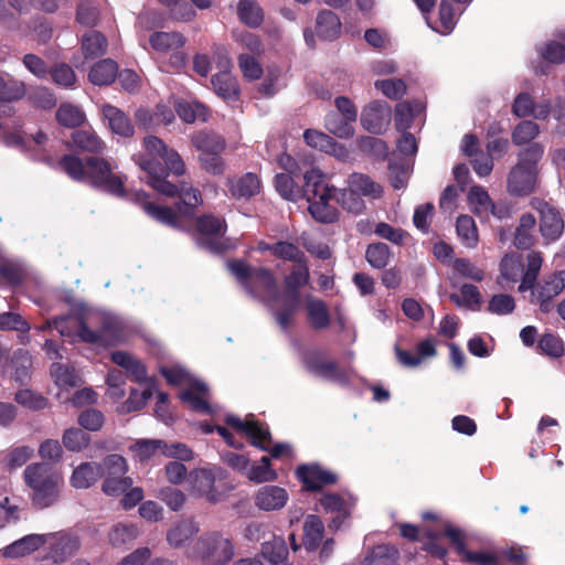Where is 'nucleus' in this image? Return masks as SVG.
I'll return each instance as SVG.
<instances>
[{"label": "nucleus", "mask_w": 565, "mask_h": 565, "mask_svg": "<svg viewBox=\"0 0 565 565\" xmlns=\"http://www.w3.org/2000/svg\"><path fill=\"white\" fill-rule=\"evenodd\" d=\"M142 147L143 152L135 154L134 161L146 173V182L163 195L179 194L184 205V209L181 205L178 206L179 212L183 215H192L193 209L202 204L201 192L184 185L179 190L167 181V169L175 175H182L185 172L181 156L156 136L145 137Z\"/></svg>", "instance_id": "1"}, {"label": "nucleus", "mask_w": 565, "mask_h": 565, "mask_svg": "<svg viewBox=\"0 0 565 565\" xmlns=\"http://www.w3.org/2000/svg\"><path fill=\"white\" fill-rule=\"evenodd\" d=\"M58 333L72 340L110 345L126 340L122 322L100 310H87L82 317L66 316L53 319Z\"/></svg>", "instance_id": "2"}, {"label": "nucleus", "mask_w": 565, "mask_h": 565, "mask_svg": "<svg viewBox=\"0 0 565 565\" xmlns=\"http://www.w3.org/2000/svg\"><path fill=\"white\" fill-rule=\"evenodd\" d=\"M60 164L73 180L88 182L117 196L125 194L124 177L117 171L115 161L110 159L90 157L83 162L77 157L68 154L62 158Z\"/></svg>", "instance_id": "3"}, {"label": "nucleus", "mask_w": 565, "mask_h": 565, "mask_svg": "<svg viewBox=\"0 0 565 565\" xmlns=\"http://www.w3.org/2000/svg\"><path fill=\"white\" fill-rule=\"evenodd\" d=\"M305 194L308 199L310 215L320 223H333L340 215L339 189L327 181L319 169L305 172Z\"/></svg>", "instance_id": "4"}, {"label": "nucleus", "mask_w": 565, "mask_h": 565, "mask_svg": "<svg viewBox=\"0 0 565 565\" xmlns=\"http://www.w3.org/2000/svg\"><path fill=\"white\" fill-rule=\"evenodd\" d=\"M227 268L250 295L258 297L275 312V305L281 297L270 270L263 267L253 268L242 260L228 262Z\"/></svg>", "instance_id": "5"}, {"label": "nucleus", "mask_w": 565, "mask_h": 565, "mask_svg": "<svg viewBox=\"0 0 565 565\" xmlns=\"http://www.w3.org/2000/svg\"><path fill=\"white\" fill-rule=\"evenodd\" d=\"M544 148L539 142H532L518 154V163L508 175V191L523 196L532 193L537 183V164L542 159Z\"/></svg>", "instance_id": "6"}, {"label": "nucleus", "mask_w": 565, "mask_h": 565, "mask_svg": "<svg viewBox=\"0 0 565 565\" xmlns=\"http://www.w3.org/2000/svg\"><path fill=\"white\" fill-rule=\"evenodd\" d=\"M24 482L32 490V501L39 508L52 505L58 497L63 479L45 462L29 465L23 472Z\"/></svg>", "instance_id": "7"}, {"label": "nucleus", "mask_w": 565, "mask_h": 565, "mask_svg": "<svg viewBox=\"0 0 565 565\" xmlns=\"http://www.w3.org/2000/svg\"><path fill=\"white\" fill-rule=\"evenodd\" d=\"M161 374L169 384L184 386V390L180 393V399L183 403L195 412L211 413L209 387L204 382L192 376L180 365L162 366Z\"/></svg>", "instance_id": "8"}, {"label": "nucleus", "mask_w": 565, "mask_h": 565, "mask_svg": "<svg viewBox=\"0 0 565 565\" xmlns=\"http://www.w3.org/2000/svg\"><path fill=\"white\" fill-rule=\"evenodd\" d=\"M232 540L221 532L212 531L201 535L186 551V556L202 565H226L234 557Z\"/></svg>", "instance_id": "9"}, {"label": "nucleus", "mask_w": 565, "mask_h": 565, "mask_svg": "<svg viewBox=\"0 0 565 565\" xmlns=\"http://www.w3.org/2000/svg\"><path fill=\"white\" fill-rule=\"evenodd\" d=\"M297 264L298 266L296 269H294L285 279L289 297L284 301L279 309H275L276 321L282 330H287L291 326L292 317L298 309V289L306 286L309 281V269L305 264V259L302 263Z\"/></svg>", "instance_id": "10"}, {"label": "nucleus", "mask_w": 565, "mask_h": 565, "mask_svg": "<svg viewBox=\"0 0 565 565\" xmlns=\"http://www.w3.org/2000/svg\"><path fill=\"white\" fill-rule=\"evenodd\" d=\"M226 424L234 428L238 434L250 438L252 444L255 447L268 450L274 458H278L290 451L289 445L287 444H277L270 448V434L268 429L263 425H259L252 414L247 415L244 420L236 416L228 415L226 417Z\"/></svg>", "instance_id": "11"}, {"label": "nucleus", "mask_w": 565, "mask_h": 565, "mask_svg": "<svg viewBox=\"0 0 565 565\" xmlns=\"http://www.w3.org/2000/svg\"><path fill=\"white\" fill-rule=\"evenodd\" d=\"M128 463L126 459L117 454L106 456L100 461L102 491L109 497H119L131 486L132 479L127 477Z\"/></svg>", "instance_id": "12"}, {"label": "nucleus", "mask_w": 565, "mask_h": 565, "mask_svg": "<svg viewBox=\"0 0 565 565\" xmlns=\"http://www.w3.org/2000/svg\"><path fill=\"white\" fill-rule=\"evenodd\" d=\"M196 243L204 249L212 253H222L226 249L234 248V244L224 238L226 225L223 220L204 215L196 221Z\"/></svg>", "instance_id": "13"}, {"label": "nucleus", "mask_w": 565, "mask_h": 565, "mask_svg": "<svg viewBox=\"0 0 565 565\" xmlns=\"http://www.w3.org/2000/svg\"><path fill=\"white\" fill-rule=\"evenodd\" d=\"M531 206L540 214V232L546 243L554 242L564 232V220L561 212L548 202L532 199Z\"/></svg>", "instance_id": "14"}, {"label": "nucleus", "mask_w": 565, "mask_h": 565, "mask_svg": "<svg viewBox=\"0 0 565 565\" xmlns=\"http://www.w3.org/2000/svg\"><path fill=\"white\" fill-rule=\"evenodd\" d=\"M391 107L384 102H372L366 105L361 114L362 126L372 134L384 132L391 124Z\"/></svg>", "instance_id": "15"}, {"label": "nucleus", "mask_w": 565, "mask_h": 565, "mask_svg": "<svg viewBox=\"0 0 565 565\" xmlns=\"http://www.w3.org/2000/svg\"><path fill=\"white\" fill-rule=\"evenodd\" d=\"M320 504L327 512L335 514L330 526L338 529L342 523L340 519L350 515L355 505V498L348 492L326 493L321 497Z\"/></svg>", "instance_id": "16"}, {"label": "nucleus", "mask_w": 565, "mask_h": 565, "mask_svg": "<svg viewBox=\"0 0 565 565\" xmlns=\"http://www.w3.org/2000/svg\"><path fill=\"white\" fill-rule=\"evenodd\" d=\"M289 494L282 487L267 484L260 487L255 495V507L265 512L281 510L288 502Z\"/></svg>", "instance_id": "17"}, {"label": "nucleus", "mask_w": 565, "mask_h": 565, "mask_svg": "<svg viewBox=\"0 0 565 565\" xmlns=\"http://www.w3.org/2000/svg\"><path fill=\"white\" fill-rule=\"evenodd\" d=\"M217 469H195L189 475V482L193 492L205 497L210 502H217L220 494L214 490Z\"/></svg>", "instance_id": "18"}, {"label": "nucleus", "mask_w": 565, "mask_h": 565, "mask_svg": "<svg viewBox=\"0 0 565 565\" xmlns=\"http://www.w3.org/2000/svg\"><path fill=\"white\" fill-rule=\"evenodd\" d=\"M565 288V270L557 271L548 276L543 284H541L532 295L540 303L543 312L551 309V299L559 295Z\"/></svg>", "instance_id": "19"}, {"label": "nucleus", "mask_w": 565, "mask_h": 565, "mask_svg": "<svg viewBox=\"0 0 565 565\" xmlns=\"http://www.w3.org/2000/svg\"><path fill=\"white\" fill-rule=\"evenodd\" d=\"M446 535L457 550L458 554H460L466 561L477 563L478 565H499L498 558L493 554L468 552L463 543V534L458 527L446 524Z\"/></svg>", "instance_id": "20"}, {"label": "nucleus", "mask_w": 565, "mask_h": 565, "mask_svg": "<svg viewBox=\"0 0 565 565\" xmlns=\"http://www.w3.org/2000/svg\"><path fill=\"white\" fill-rule=\"evenodd\" d=\"M303 138L308 146L329 153L340 160H347L349 158V150L322 131L307 129L303 132Z\"/></svg>", "instance_id": "21"}, {"label": "nucleus", "mask_w": 565, "mask_h": 565, "mask_svg": "<svg viewBox=\"0 0 565 565\" xmlns=\"http://www.w3.org/2000/svg\"><path fill=\"white\" fill-rule=\"evenodd\" d=\"M302 363L311 373L322 376L329 380L343 382L344 375L338 370L333 362H330L323 358L320 352L308 351L302 355Z\"/></svg>", "instance_id": "22"}, {"label": "nucleus", "mask_w": 565, "mask_h": 565, "mask_svg": "<svg viewBox=\"0 0 565 565\" xmlns=\"http://www.w3.org/2000/svg\"><path fill=\"white\" fill-rule=\"evenodd\" d=\"M111 360L115 364L125 369L132 381L140 385L156 383V381L148 376L146 366L139 359L125 351H115L111 353Z\"/></svg>", "instance_id": "23"}, {"label": "nucleus", "mask_w": 565, "mask_h": 565, "mask_svg": "<svg viewBox=\"0 0 565 565\" xmlns=\"http://www.w3.org/2000/svg\"><path fill=\"white\" fill-rule=\"evenodd\" d=\"M297 476L308 490H317L326 484L334 483L335 476L318 465L301 466L297 469Z\"/></svg>", "instance_id": "24"}, {"label": "nucleus", "mask_w": 565, "mask_h": 565, "mask_svg": "<svg viewBox=\"0 0 565 565\" xmlns=\"http://www.w3.org/2000/svg\"><path fill=\"white\" fill-rule=\"evenodd\" d=\"M51 536L46 534H30L14 541L2 550L4 557L15 558L25 556L43 545H46Z\"/></svg>", "instance_id": "25"}, {"label": "nucleus", "mask_w": 565, "mask_h": 565, "mask_svg": "<svg viewBox=\"0 0 565 565\" xmlns=\"http://www.w3.org/2000/svg\"><path fill=\"white\" fill-rule=\"evenodd\" d=\"M102 478L100 462L86 461L74 468L70 482L75 489H88Z\"/></svg>", "instance_id": "26"}, {"label": "nucleus", "mask_w": 565, "mask_h": 565, "mask_svg": "<svg viewBox=\"0 0 565 565\" xmlns=\"http://www.w3.org/2000/svg\"><path fill=\"white\" fill-rule=\"evenodd\" d=\"M147 198H148V195L143 191H137L132 195V200L136 203H139L141 205V207L143 209V211L149 216H151L152 218H154L163 224L170 225L172 227L178 226L177 225L178 216L173 212L172 209L156 205L151 202H148Z\"/></svg>", "instance_id": "27"}, {"label": "nucleus", "mask_w": 565, "mask_h": 565, "mask_svg": "<svg viewBox=\"0 0 565 565\" xmlns=\"http://www.w3.org/2000/svg\"><path fill=\"white\" fill-rule=\"evenodd\" d=\"M102 114L114 134L121 137L134 135L135 129L129 117L119 108L106 104L102 107Z\"/></svg>", "instance_id": "28"}, {"label": "nucleus", "mask_w": 565, "mask_h": 565, "mask_svg": "<svg viewBox=\"0 0 565 565\" xmlns=\"http://www.w3.org/2000/svg\"><path fill=\"white\" fill-rule=\"evenodd\" d=\"M199 530L193 519L181 520L167 532L168 544L174 548L183 547Z\"/></svg>", "instance_id": "29"}, {"label": "nucleus", "mask_w": 565, "mask_h": 565, "mask_svg": "<svg viewBox=\"0 0 565 565\" xmlns=\"http://www.w3.org/2000/svg\"><path fill=\"white\" fill-rule=\"evenodd\" d=\"M425 110L420 100L401 102L395 106V126L405 131L411 128L413 120Z\"/></svg>", "instance_id": "30"}, {"label": "nucleus", "mask_w": 565, "mask_h": 565, "mask_svg": "<svg viewBox=\"0 0 565 565\" xmlns=\"http://www.w3.org/2000/svg\"><path fill=\"white\" fill-rule=\"evenodd\" d=\"M307 318L313 329H326L330 323V315L327 305L312 296L306 297Z\"/></svg>", "instance_id": "31"}, {"label": "nucleus", "mask_w": 565, "mask_h": 565, "mask_svg": "<svg viewBox=\"0 0 565 565\" xmlns=\"http://www.w3.org/2000/svg\"><path fill=\"white\" fill-rule=\"evenodd\" d=\"M468 202L473 213L479 216L492 214L500 217L488 192L480 185L471 186L468 193Z\"/></svg>", "instance_id": "32"}, {"label": "nucleus", "mask_w": 565, "mask_h": 565, "mask_svg": "<svg viewBox=\"0 0 565 565\" xmlns=\"http://www.w3.org/2000/svg\"><path fill=\"white\" fill-rule=\"evenodd\" d=\"M211 83L216 95L223 99L232 100L237 98L239 93L237 81L227 70L213 75Z\"/></svg>", "instance_id": "33"}, {"label": "nucleus", "mask_w": 565, "mask_h": 565, "mask_svg": "<svg viewBox=\"0 0 565 565\" xmlns=\"http://www.w3.org/2000/svg\"><path fill=\"white\" fill-rule=\"evenodd\" d=\"M348 188L361 196L377 199L382 195V186L363 173H352L348 180Z\"/></svg>", "instance_id": "34"}, {"label": "nucleus", "mask_w": 565, "mask_h": 565, "mask_svg": "<svg viewBox=\"0 0 565 565\" xmlns=\"http://www.w3.org/2000/svg\"><path fill=\"white\" fill-rule=\"evenodd\" d=\"M449 299L459 308L472 311L479 310L482 303V297L479 289L471 284H463L459 292L450 294Z\"/></svg>", "instance_id": "35"}, {"label": "nucleus", "mask_w": 565, "mask_h": 565, "mask_svg": "<svg viewBox=\"0 0 565 565\" xmlns=\"http://www.w3.org/2000/svg\"><path fill=\"white\" fill-rule=\"evenodd\" d=\"M50 372L55 385L61 390H70L76 387L82 382L81 376L74 367L61 362L52 363Z\"/></svg>", "instance_id": "36"}, {"label": "nucleus", "mask_w": 565, "mask_h": 565, "mask_svg": "<svg viewBox=\"0 0 565 565\" xmlns=\"http://www.w3.org/2000/svg\"><path fill=\"white\" fill-rule=\"evenodd\" d=\"M118 74V66L110 58L96 63L89 71L88 77L94 85H109Z\"/></svg>", "instance_id": "37"}, {"label": "nucleus", "mask_w": 565, "mask_h": 565, "mask_svg": "<svg viewBox=\"0 0 565 565\" xmlns=\"http://www.w3.org/2000/svg\"><path fill=\"white\" fill-rule=\"evenodd\" d=\"M317 33L324 40H334L340 34L341 22L330 10L321 11L316 21Z\"/></svg>", "instance_id": "38"}, {"label": "nucleus", "mask_w": 565, "mask_h": 565, "mask_svg": "<svg viewBox=\"0 0 565 565\" xmlns=\"http://www.w3.org/2000/svg\"><path fill=\"white\" fill-rule=\"evenodd\" d=\"M52 537L46 543L52 551H51V557L54 562H62L64 561L68 555L73 554V552L77 548L78 544L77 541L68 535L60 534H47Z\"/></svg>", "instance_id": "39"}, {"label": "nucleus", "mask_w": 565, "mask_h": 565, "mask_svg": "<svg viewBox=\"0 0 565 565\" xmlns=\"http://www.w3.org/2000/svg\"><path fill=\"white\" fill-rule=\"evenodd\" d=\"M262 555L269 565H285L288 548L284 537L274 536L262 546Z\"/></svg>", "instance_id": "40"}, {"label": "nucleus", "mask_w": 565, "mask_h": 565, "mask_svg": "<svg viewBox=\"0 0 565 565\" xmlns=\"http://www.w3.org/2000/svg\"><path fill=\"white\" fill-rule=\"evenodd\" d=\"M149 42L153 50L166 53L183 46L185 39L179 32H154L150 35Z\"/></svg>", "instance_id": "41"}, {"label": "nucleus", "mask_w": 565, "mask_h": 565, "mask_svg": "<svg viewBox=\"0 0 565 565\" xmlns=\"http://www.w3.org/2000/svg\"><path fill=\"white\" fill-rule=\"evenodd\" d=\"M175 110L179 117L189 124L196 120L206 121L209 117L207 108L196 100H178L175 103Z\"/></svg>", "instance_id": "42"}, {"label": "nucleus", "mask_w": 565, "mask_h": 565, "mask_svg": "<svg viewBox=\"0 0 565 565\" xmlns=\"http://www.w3.org/2000/svg\"><path fill=\"white\" fill-rule=\"evenodd\" d=\"M536 225V218L530 213H525L520 217L519 226L514 235V245L518 248H530L534 243L533 232Z\"/></svg>", "instance_id": "43"}, {"label": "nucleus", "mask_w": 565, "mask_h": 565, "mask_svg": "<svg viewBox=\"0 0 565 565\" xmlns=\"http://www.w3.org/2000/svg\"><path fill=\"white\" fill-rule=\"evenodd\" d=\"M191 142L200 153L212 151H224L225 140L217 134L212 131H199L193 134Z\"/></svg>", "instance_id": "44"}, {"label": "nucleus", "mask_w": 565, "mask_h": 565, "mask_svg": "<svg viewBox=\"0 0 565 565\" xmlns=\"http://www.w3.org/2000/svg\"><path fill=\"white\" fill-rule=\"evenodd\" d=\"M228 183L235 198H250L260 190V182L254 173H246L241 178L230 180Z\"/></svg>", "instance_id": "45"}, {"label": "nucleus", "mask_w": 565, "mask_h": 565, "mask_svg": "<svg viewBox=\"0 0 565 565\" xmlns=\"http://www.w3.org/2000/svg\"><path fill=\"white\" fill-rule=\"evenodd\" d=\"M324 526L317 515H308L303 524V544L307 550H316L323 536Z\"/></svg>", "instance_id": "46"}, {"label": "nucleus", "mask_w": 565, "mask_h": 565, "mask_svg": "<svg viewBox=\"0 0 565 565\" xmlns=\"http://www.w3.org/2000/svg\"><path fill=\"white\" fill-rule=\"evenodd\" d=\"M523 263L520 255L507 254L500 263V278L507 282H516L523 276Z\"/></svg>", "instance_id": "47"}, {"label": "nucleus", "mask_w": 565, "mask_h": 565, "mask_svg": "<svg viewBox=\"0 0 565 565\" xmlns=\"http://www.w3.org/2000/svg\"><path fill=\"white\" fill-rule=\"evenodd\" d=\"M354 121L335 113H329L324 119L326 129L338 138L348 139L354 135Z\"/></svg>", "instance_id": "48"}, {"label": "nucleus", "mask_w": 565, "mask_h": 565, "mask_svg": "<svg viewBox=\"0 0 565 565\" xmlns=\"http://www.w3.org/2000/svg\"><path fill=\"white\" fill-rule=\"evenodd\" d=\"M237 14L239 20L250 28L259 26L264 20L263 10L253 0H241L237 6Z\"/></svg>", "instance_id": "49"}, {"label": "nucleus", "mask_w": 565, "mask_h": 565, "mask_svg": "<svg viewBox=\"0 0 565 565\" xmlns=\"http://www.w3.org/2000/svg\"><path fill=\"white\" fill-rule=\"evenodd\" d=\"M72 140L83 151L99 153L105 149L104 142L92 130H77L72 134Z\"/></svg>", "instance_id": "50"}, {"label": "nucleus", "mask_w": 565, "mask_h": 565, "mask_svg": "<svg viewBox=\"0 0 565 565\" xmlns=\"http://www.w3.org/2000/svg\"><path fill=\"white\" fill-rule=\"evenodd\" d=\"M456 227L462 245L468 248H475L479 237L473 218L469 215H461L457 218Z\"/></svg>", "instance_id": "51"}, {"label": "nucleus", "mask_w": 565, "mask_h": 565, "mask_svg": "<svg viewBox=\"0 0 565 565\" xmlns=\"http://www.w3.org/2000/svg\"><path fill=\"white\" fill-rule=\"evenodd\" d=\"M138 535L139 530L136 525L119 523L111 527L108 540L114 547H120L136 540Z\"/></svg>", "instance_id": "52"}, {"label": "nucleus", "mask_w": 565, "mask_h": 565, "mask_svg": "<svg viewBox=\"0 0 565 565\" xmlns=\"http://www.w3.org/2000/svg\"><path fill=\"white\" fill-rule=\"evenodd\" d=\"M130 450L139 461H147L158 452L163 455V440L140 439L130 446Z\"/></svg>", "instance_id": "53"}, {"label": "nucleus", "mask_w": 565, "mask_h": 565, "mask_svg": "<svg viewBox=\"0 0 565 565\" xmlns=\"http://www.w3.org/2000/svg\"><path fill=\"white\" fill-rule=\"evenodd\" d=\"M11 364L14 369V380L20 384L25 383L30 379L32 358L28 351L18 350L14 352Z\"/></svg>", "instance_id": "54"}, {"label": "nucleus", "mask_w": 565, "mask_h": 565, "mask_svg": "<svg viewBox=\"0 0 565 565\" xmlns=\"http://www.w3.org/2000/svg\"><path fill=\"white\" fill-rule=\"evenodd\" d=\"M542 266V257L537 252H531L527 255V268L522 276L521 284L519 286V290L524 292L533 288L534 282L537 278L539 271Z\"/></svg>", "instance_id": "55"}, {"label": "nucleus", "mask_w": 565, "mask_h": 565, "mask_svg": "<svg viewBox=\"0 0 565 565\" xmlns=\"http://www.w3.org/2000/svg\"><path fill=\"white\" fill-rule=\"evenodd\" d=\"M398 551L394 546L377 545L364 558L363 565H390L397 559Z\"/></svg>", "instance_id": "56"}, {"label": "nucleus", "mask_w": 565, "mask_h": 565, "mask_svg": "<svg viewBox=\"0 0 565 565\" xmlns=\"http://www.w3.org/2000/svg\"><path fill=\"white\" fill-rule=\"evenodd\" d=\"M56 119L61 125L73 128L85 121V114L75 105L62 104L56 111Z\"/></svg>", "instance_id": "57"}, {"label": "nucleus", "mask_w": 565, "mask_h": 565, "mask_svg": "<svg viewBox=\"0 0 565 565\" xmlns=\"http://www.w3.org/2000/svg\"><path fill=\"white\" fill-rule=\"evenodd\" d=\"M374 87L393 100L402 98L407 92L406 83L402 78L377 79Z\"/></svg>", "instance_id": "58"}, {"label": "nucleus", "mask_w": 565, "mask_h": 565, "mask_svg": "<svg viewBox=\"0 0 565 565\" xmlns=\"http://www.w3.org/2000/svg\"><path fill=\"white\" fill-rule=\"evenodd\" d=\"M540 134L537 124L531 120H523L515 126L512 131V141L515 146H523L530 143Z\"/></svg>", "instance_id": "59"}, {"label": "nucleus", "mask_w": 565, "mask_h": 565, "mask_svg": "<svg viewBox=\"0 0 565 565\" xmlns=\"http://www.w3.org/2000/svg\"><path fill=\"white\" fill-rule=\"evenodd\" d=\"M107 41L103 34L90 31L83 36L82 49L86 57H96L106 52Z\"/></svg>", "instance_id": "60"}, {"label": "nucleus", "mask_w": 565, "mask_h": 565, "mask_svg": "<svg viewBox=\"0 0 565 565\" xmlns=\"http://www.w3.org/2000/svg\"><path fill=\"white\" fill-rule=\"evenodd\" d=\"M246 477L256 483L274 481L277 479V472L270 468L269 458L263 457L258 465L248 466Z\"/></svg>", "instance_id": "61"}, {"label": "nucleus", "mask_w": 565, "mask_h": 565, "mask_svg": "<svg viewBox=\"0 0 565 565\" xmlns=\"http://www.w3.org/2000/svg\"><path fill=\"white\" fill-rule=\"evenodd\" d=\"M89 435L81 428H68L62 436V441L65 448L70 451H82L89 444Z\"/></svg>", "instance_id": "62"}, {"label": "nucleus", "mask_w": 565, "mask_h": 565, "mask_svg": "<svg viewBox=\"0 0 565 565\" xmlns=\"http://www.w3.org/2000/svg\"><path fill=\"white\" fill-rule=\"evenodd\" d=\"M142 391L132 390L127 402L124 405L126 412H135L145 407L156 391V383L142 385Z\"/></svg>", "instance_id": "63"}, {"label": "nucleus", "mask_w": 565, "mask_h": 565, "mask_svg": "<svg viewBox=\"0 0 565 565\" xmlns=\"http://www.w3.org/2000/svg\"><path fill=\"white\" fill-rule=\"evenodd\" d=\"M452 268L462 278H467L477 282L482 281L484 278L483 269L468 258L455 259L452 263Z\"/></svg>", "instance_id": "64"}]
</instances>
